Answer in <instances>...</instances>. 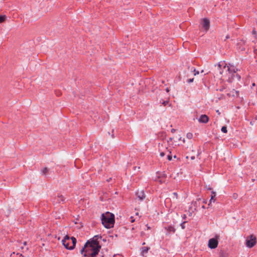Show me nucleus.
I'll use <instances>...</instances> for the list:
<instances>
[{"mask_svg":"<svg viewBox=\"0 0 257 257\" xmlns=\"http://www.w3.org/2000/svg\"><path fill=\"white\" fill-rule=\"evenodd\" d=\"M146 226H147L148 229H150V227L148 226V224Z\"/></svg>","mask_w":257,"mask_h":257,"instance_id":"37","label":"nucleus"},{"mask_svg":"<svg viewBox=\"0 0 257 257\" xmlns=\"http://www.w3.org/2000/svg\"><path fill=\"white\" fill-rule=\"evenodd\" d=\"M24 245H26V244H27V242L25 241V242H24Z\"/></svg>","mask_w":257,"mask_h":257,"instance_id":"39","label":"nucleus"},{"mask_svg":"<svg viewBox=\"0 0 257 257\" xmlns=\"http://www.w3.org/2000/svg\"><path fill=\"white\" fill-rule=\"evenodd\" d=\"M167 158L168 160L171 161L172 160V156L170 155H168Z\"/></svg>","mask_w":257,"mask_h":257,"instance_id":"26","label":"nucleus"},{"mask_svg":"<svg viewBox=\"0 0 257 257\" xmlns=\"http://www.w3.org/2000/svg\"><path fill=\"white\" fill-rule=\"evenodd\" d=\"M193 80H194V78H190L187 80V82L191 83V82H192L193 81Z\"/></svg>","mask_w":257,"mask_h":257,"instance_id":"25","label":"nucleus"},{"mask_svg":"<svg viewBox=\"0 0 257 257\" xmlns=\"http://www.w3.org/2000/svg\"><path fill=\"white\" fill-rule=\"evenodd\" d=\"M229 35H227L226 36V39H229Z\"/></svg>","mask_w":257,"mask_h":257,"instance_id":"34","label":"nucleus"},{"mask_svg":"<svg viewBox=\"0 0 257 257\" xmlns=\"http://www.w3.org/2000/svg\"><path fill=\"white\" fill-rule=\"evenodd\" d=\"M95 236L91 240L87 241L81 250V253L84 257H94L98 255L101 246Z\"/></svg>","mask_w":257,"mask_h":257,"instance_id":"1","label":"nucleus"},{"mask_svg":"<svg viewBox=\"0 0 257 257\" xmlns=\"http://www.w3.org/2000/svg\"><path fill=\"white\" fill-rule=\"evenodd\" d=\"M216 196V194L214 192H211V199L209 201V205H210V204L211 203V201L212 200H213V198L215 197Z\"/></svg>","mask_w":257,"mask_h":257,"instance_id":"19","label":"nucleus"},{"mask_svg":"<svg viewBox=\"0 0 257 257\" xmlns=\"http://www.w3.org/2000/svg\"><path fill=\"white\" fill-rule=\"evenodd\" d=\"M130 219H131V222H134L135 221V219H134L133 217H132V216L131 217Z\"/></svg>","mask_w":257,"mask_h":257,"instance_id":"27","label":"nucleus"},{"mask_svg":"<svg viewBox=\"0 0 257 257\" xmlns=\"http://www.w3.org/2000/svg\"><path fill=\"white\" fill-rule=\"evenodd\" d=\"M256 243V236L253 234L247 236L245 240V245L249 248L253 247Z\"/></svg>","mask_w":257,"mask_h":257,"instance_id":"4","label":"nucleus"},{"mask_svg":"<svg viewBox=\"0 0 257 257\" xmlns=\"http://www.w3.org/2000/svg\"><path fill=\"white\" fill-rule=\"evenodd\" d=\"M157 181L159 182L160 183H163L165 182V178L160 179V178H159Z\"/></svg>","mask_w":257,"mask_h":257,"instance_id":"22","label":"nucleus"},{"mask_svg":"<svg viewBox=\"0 0 257 257\" xmlns=\"http://www.w3.org/2000/svg\"><path fill=\"white\" fill-rule=\"evenodd\" d=\"M188 69L191 72H194V75H195V76L199 73V71H196L195 68H194V67H190V66H188Z\"/></svg>","mask_w":257,"mask_h":257,"instance_id":"13","label":"nucleus"},{"mask_svg":"<svg viewBox=\"0 0 257 257\" xmlns=\"http://www.w3.org/2000/svg\"><path fill=\"white\" fill-rule=\"evenodd\" d=\"M186 223V222L185 221V222H184L181 224L182 228H183V229L185 228L184 226L183 225V224H184V223Z\"/></svg>","mask_w":257,"mask_h":257,"instance_id":"32","label":"nucleus"},{"mask_svg":"<svg viewBox=\"0 0 257 257\" xmlns=\"http://www.w3.org/2000/svg\"><path fill=\"white\" fill-rule=\"evenodd\" d=\"M245 43V41L243 40H240L237 44V48L240 51H244L245 48L243 46Z\"/></svg>","mask_w":257,"mask_h":257,"instance_id":"10","label":"nucleus"},{"mask_svg":"<svg viewBox=\"0 0 257 257\" xmlns=\"http://www.w3.org/2000/svg\"><path fill=\"white\" fill-rule=\"evenodd\" d=\"M224 64L223 62H219L218 64V67H219L220 68H221V66L223 65Z\"/></svg>","mask_w":257,"mask_h":257,"instance_id":"24","label":"nucleus"},{"mask_svg":"<svg viewBox=\"0 0 257 257\" xmlns=\"http://www.w3.org/2000/svg\"><path fill=\"white\" fill-rule=\"evenodd\" d=\"M6 19V16L5 15H1L0 16V23L5 22Z\"/></svg>","mask_w":257,"mask_h":257,"instance_id":"18","label":"nucleus"},{"mask_svg":"<svg viewBox=\"0 0 257 257\" xmlns=\"http://www.w3.org/2000/svg\"><path fill=\"white\" fill-rule=\"evenodd\" d=\"M168 101H164V102H163V104L164 105H166V104H168Z\"/></svg>","mask_w":257,"mask_h":257,"instance_id":"29","label":"nucleus"},{"mask_svg":"<svg viewBox=\"0 0 257 257\" xmlns=\"http://www.w3.org/2000/svg\"><path fill=\"white\" fill-rule=\"evenodd\" d=\"M166 91H167V92H168L169 91V88H167L166 89Z\"/></svg>","mask_w":257,"mask_h":257,"instance_id":"35","label":"nucleus"},{"mask_svg":"<svg viewBox=\"0 0 257 257\" xmlns=\"http://www.w3.org/2000/svg\"><path fill=\"white\" fill-rule=\"evenodd\" d=\"M70 242H71L72 244L70 245V249H73L76 244V239L74 237H71L70 238Z\"/></svg>","mask_w":257,"mask_h":257,"instance_id":"12","label":"nucleus"},{"mask_svg":"<svg viewBox=\"0 0 257 257\" xmlns=\"http://www.w3.org/2000/svg\"><path fill=\"white\" fill-rule=\"evenodd\" d=\"M203 202H204V203H206V201H203Z\"/></svg>","mask_w":257,"mask_h":257,"instance_id":"43","label":"nucleus"},{"mask_svg":"<svg viewBox=\"0 0 257 257\" xmlns=\"http://www.w3.org/2000/svg\"><path fill=\"white\" fill-rule=\"evenodd\" d=\"M218 235H216L215 237L210 238L208 241V246L211 249L216 248L218 244Z\"/></svg>","mask_w":257,"mask_h":257,"instance_id":"5","label":"nucleus"},{"mask_svg":"<svg viewBox=\"0 0 257 257\" xmlns=\"http://www.w3.org/2000/svg\"><path fill=\"white\" fill-rule=\"evenodd\" d=\"M173 195L175 196L176 198H178V194L176 192H174Z\"/></svg>","mask_w":257,"mask_h":257,"instance_id":"28","label":"nucleus"},{"mask_svg":"<svg viewBox=\"0 0 257 257\" xmlns=\"http://www.w3.org/2000/svg\"><path fill=\"white\" fill-rule=\"evenodd\" d=\"M49 172V169L45 167L42 170V173L43 175H46Z\"/></svg>","mask_w":257,"mask_h":257,"instance_id":"17","label":"nucleus"},{"mask_svg":"<svg viewBox=\"0 0 257 257\" xmlns=\"http://www.w3.org/2000/svg\"><path fill=\"white\" fill-rule=\"evenodd\" d=\"M166 154V152H161L160 155L161 157H164Z\"/></svg>","mask_w":257,"mask_h":257,"instance_id":"23","label":"nucleus"},{"mask_svg":"<svg viewBox=\"0 0 257 257\" xmlns=\"http://www.w3.org/2000/svg\"><path fill=\"white\" fill-rule=\"evenodd\" d=\"M64 197L61 195H59L54 198L53 202L56 203H59L61 202H64Z\"/></svg>","mask_w":257,"mask_h":257,"instance_id":"11","label":"nucleus"},{"mask_svg":"<svg viewBox=\"0 0 257 257\" xmlns=\"http://www.w3.org/2000/svg\"><path fill=\"white\" fill-rule=\"evenodd\" d=\"M172 140H173L172 138H169V141H172Z\"/></svg>","mask_w":257,"mask_h":257,"instance_id":"36","label":"nucleus"},{"mask_svg":"<svg viewBox=\"0 0 257 257\" xmlns=\"http://www.w3.org/2000/svg\"><path fill=\"white\" fill-rule=\"evenodd\" d=\"M186 137L189 139H191L193 137V134L192 133H189L187 134Z\"/></svg>","mask_w":257,"mask_h":257,"instance_id":"21","label":"nucleus"},{"mask_svg":"<svg viewBox=\"0 0 257 257\" xmlns=\"http://www.w3.org/2000/svg\"><path fill=\"white\" fill-rule=\"evenodd\" d=\"M201 25L205 32H207L210 28V21L207 18H203L201 20Z\"/></svg>","mask_w":257,"mask_h":257,"instance_id":"6","label":"nucleus"},{"mask_svg":"<svg viewBox=\"0 0 257 257\" xmlns=\"http://www.w3.org/2000/svg\"><path fill=\"white\" fill-rule=\"evenodd\" d=\"M101 222L106 228H110L113 226L114 223V216L110 212H106L101 215Z\"/></svg>","mask_w":257,"mask_h":257,"instance_id":"2","label":"nucleus"},{"mask_svg":"<svg viewBox=\"0 0 257 257\" xmlns=\"http://www.w3.org/2000/svg\"><path fill=\"white\" fill-rule=\"evenodd\" d=\"M56 94L57 95H59V93H57L56 92Z\"/></svg>","mask_w":257,"mask_h":257,"instance_id":"40","label":"nucleus"},{"mask_svg":"<svg viewBox=\"0 0 257 257\" xmlns=\"http://www.w3.org/2000/svg\"><path fill=\"white\" fill-rule=\"evenodd\" d=\"M252 33L253 34H254L255 35L256 34V31L254 30H253L252 31Z\"/></svg>","mask_w":257,"mask_h":257,"instance_id":"31","label":"nucleus"},{"mask_svg":"<svg viewBox=\"0 0 257 257\" xmlns=\"http://www.w3.org/2000/svg\"><path fill=\"white\" fill-rule=\"evenodd\" d=\"M166 151H167V152H169V150H168V148H166Z\"/></svg>","mask_w":257,"mask_h":257,"instance_id":"41","label":"nucleus"},{"mask_svg":"<svg viewBox=\"0 0 257 257\" xmlns=\"http://www.w3.org/2000/svg\"><path fill=\"white\" fill-rule=\"evenodd\" d=\"M62 241L63 245L66 248L70 249V239L68 235H66Z\"/></svg>","mask_w":257,"mask_h":257,"instance_id":"7","label":"nucleus"},{"mask_svg":"<svg viewBox=\"0 0 257 257\" xmlns=\"http://www.w3.org/2000/svg\"><path fill=\"white\" fill-rule=\"evenodd\" d=\"M166 229L169 231V232H174L175 231V229L174 228V227L172 226H169L167 228L166 227Z\"/></svg>","mask_w":257,"mask_h":257,"instance_id":"16","label":"nucleus"},{"mask_svg":"<svg viewBox=\"0 0 257 257\" xmlns=\"http://www.w3.org/2000/svg\"><path fill=\"white\" fill-rule=\"evenodd\" d=\"M209 120V117L206 114H202L198 118V121L200 123H207Z\"/></svg>","mask_w":257,"mask_h":257,"instance_id":"9","label":"nucleus"},{"mask_svg":"<svg viewBox=\"0 0 257 257\" xmlns=\"http://www.w3.org/2000/svg\"><path fill=\"white\" fill-rule=\"evenodd\" d=\"M221 130L223 133H226L227 132V127L225 126H222Z\"/></svg>","mask_w":257,"mask_h":257,"instance_id":"20","label":"nucleus"},{"mask_svg":"<svg viewBox=\"0 0 257 257\" xmlns=\"http://www.w3.org/2000/svg\"><path fill=\"white\" fill-rule=\"evenodd\" d=\"M110 180H111V178H110L108 180H107V181L108 182H109V181H110Z\"/></svg>","mask_w":257,"mask_h":257,"instance_id":"42","label":"nucleus"},{"mask_svg":"<svg viewBox=\"0 0 257 257\" xmlns=\"http://www.w3.org/2000/svg\"><path fill=\"white\" fill-rule=\"evenodd\" d=\"M175 131H176V130H175V129H174V128H172V129L171 130V132H172V133H174L175 132Z\"/></svg>","mask_w":257,"mask_h":257,"instance_id":"30","label":"nucleus"},{"mask_svg":"<svg viewBox=\"0 0 257 257\" xmlns=\"http://www.w3.org/2000/svg\"><path fill=\"white\" fill-rule=\"evenodd\" d=\"M136 200L138 199L139 201H142L145 198L146 195L145 194L144 191L143 190H141L140 191H138L136 193Z\"/></svg>","mask_w":257,"mask_h":257,"instance_id":"8","label":"nucleus"},{"mask_svg":"<svg viewBox=\"0 0 257 257\" xmlns=\"http://www.w3.org/2000/svg\"><path fill=\"white\" fill-rule=\"evenodd\" d=\"M150 247H143L142 248V253L143 254V255H144L145 253H147Z\"/></svg>","mask_w":257,"mask_h":257,"instance_id":"15","label":"nucleus"},{"mask_svg":"<svg viewBox=\"0 0 257 257\" xmlns=\"http://www.w3.org/2000/svg\"><path fill=\"white\" fill-rule=\"evenodd\" d=\"M223 69L227 71L231 75V77L232 79H234L235 77H236L237 80H239L241 78L240 76L236 73L237 71V69L235 68L233 66H226V64L223 66Z\"/></svg>","mask_w":257,"mask_h":257,"instance_id":"3","label":"nucleus"},{"mask_svg":"<svg viewBox=\"0 0 257 257\" xmlns=\"http://www.w3.org/2000/svg\"><path fill=\"white\" fill-rule=\"evenodd\" d=\"M238 94H239V92L237 91H236L234 89H233V90L230 93H227L228 95L232 96H235V95L238 96Z\"/></svg>","mask_w":257,"mask_h":257,"instance_id":"14","label":"nucleus"},{"mask_svg":"<svg viewBox=\"0 0 257 257\" xmlns=\"http://www.w3.org/2000/svg\"><path fill=\"white\" fill-rule=\"evenodd\" d=\"M195 158V156H192V157H191V160H194Z\"/></svg>","mask_w":257,"mask_h":257,"instance_id":"33","label":"nucleus"},{"mask_svg":"<svg viewBox=\"0 0 257 257\" xmlns=\"http://www.w3.org/2000/svg\"><path fill=\"white\" fill-rule=\"evenodd\" d=\"M255 83H253L252 84V86H255Z\"/></svg>","mask_w":257,"mask_h":257,"instance_id":"38","label":"nucleus"}]
</instances>
